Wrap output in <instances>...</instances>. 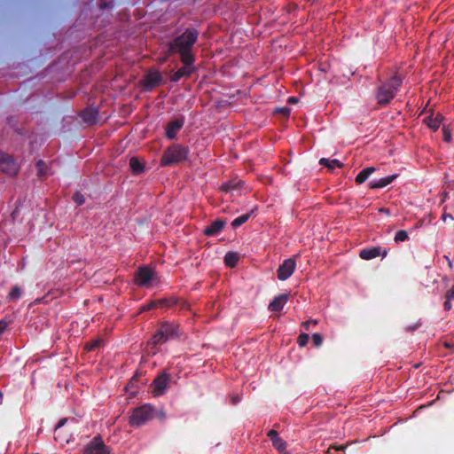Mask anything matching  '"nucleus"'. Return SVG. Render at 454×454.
<instances>
[{
  "label": "nucleus",
  "instance_id": "nucleus-38",
  "mask_svg": "<svg viewBox=\"0 0 454 454\" xmlns=\"http://www.w3.org/2000/svg\"><path fill=\"white\" fill-rule=\"evenodd\" d=\"M451 301H452V300H448V298H445V301H444V303H443V309H444V310L449 311V310H450V309H451V308H452Z\"/></svg>",
  "mask_w": 454,
  "mask_h": 454
},
{
  "label": "nucleus",
  "instance_id": "nucleus-18",
  "mask_svg": "<svg viewBox=\"0 0 454 454\" xmlns=\"http://www.w3.org/2000/svg\"><path fill=\"white\" fill-rule=\"evenodd\" d=\"M443 120V116L441 114H437L436 115H429L424 119V122L427 126L433 131H436Z\"/></svg>",
  "mask_w": 454,
  "mask_h": 454
},
{
  "label": "nucleus",
  "instance_id": "nucleus-2",
  "mask_svg": "<svg viewBox=\"0 0 454 454\" xmlns=\"http://www.w3.org/2000/svg\"><path fill=\"white\" fill-rule=\"evenodd\" d=\"M199 32L195 28H187L182 35L174 39L171 50L178 53L180 58L195 59L192 50L198 40Z\"/></svg>",
  "mask_w": 454,
  "mask_h": 454
},
{
  "label": "nucleus",
  "instance_id": "nucleus-41",
  "mask_svg": "<svg viewBox=\"0 0 454 454\" xmlns=\"http://www.w3.org/2000/svg\"><path fill=\"white\" fill-rule=\"evenodd\" d=\"M67 419H61L58 422V424L56 425L55 429L57 430V429H59V428L62 427L66 424V422H67Z\"/></svg>",
  "mask_w": 454,
  "mask_h": 454
},
{
  "label": "nucleus",
  "instance_id": "nucleus-39",
  "mask_svg": "<svg viewBox=\"0 0 454 454\" xmlns=\"http://www.w3.org/2000/svg\"><path fill=\"white\" fill-rule=\"evenodd\" d=\"M8 322L5 320H0V335L6 330Z\"/></svg>",
  "mask_w": 454,
  "mask_h": 454
},
{
  "label": "nucleus",
  "instance_id": "nucleus-14",
  "mask_svg": "<svg viewBox=\"0 0 454 454\" xmlns=\"http://www.w3.org/2000/svg\"><path fill=\"white\" fill-rule=\"evenodd\" d=\"M81 118L88 124H95L98 117V110L96 107H86L81 112Z\"/></svg>",
  "mask_w": 454,
  "mask_h": 454
},
{
  "label": "nucleus",
  "instance_id": "nucleus-16",
  "mask_svg": "<svg viewBox=\"0 0 454 454\" xmlns=\"http://www.w3.org/2000/svg\"><path fill=\"white\" fill-rule=\"evenodd\" d=\"M225 223L226 222L221 219L214 221L205 228L204 234L207 236H215L223 229Z\"/></svg>",
  "mask_w": 454,
  "mask_h": 454
},
{
  "label": "nucleus",
  "instance_id": "nucleus-17",
  "mask_svg": "<svg viewBox=\"0 0 454 454\" xmlns=\"http://www.w3.org/2000/svg\"><path fill=\"white\" fill-rule=\"evenodd\" d=\"M161 74L158 71L150 72L145 78V86L147 89H152L159 85L161 82Z\"/></svg>",
  "mask_w": 454,
  "mask_h": 454
},
{
  "label": "nucleus",
  "instance_id": "nucleus-19",
  "mask_svg": "<svg viewBox=\"0 0 454 454\" xmlns=\"http://www.w3.org/2000/svg\"><path fill=\"white\" fill-rule=\"evenodd\" d=\"M398 176L396 174L389 175L385 177H381L380 179L372 180L370 183V187L372 189H380L384 188L390 184Z\"/></svg>",
  "mask_w": 454,
  "mask_h": 454
},
{
  "label": "nucleus",
  "instance_id": "nucleus-44",
  "mask_svg": "<svg viewBox=\"0 0 454 454\" xmlns=\"http://www.w3.org/2000/svg\"><path fill=\"white\" fill-rule=\"evenodd\" d=\"M419 324H416L414 325H410L407 327V330L411 331V332L415 331L419 327Z\"/></svg>",
  "mask_w": 454,
  "mask_h": 454
},
{
  "label": "nucleus",
  "instance_id": "nucleus-4",
  "mask_svg": "<svg viewBox=\"0 0 454 454\" xmlns=\"http://www.w3.org/2000/svg\"><path fill=\"white\" fill-rule=\"evenodd\" d=\"M189 154V149L179 144H174L169 146L162 154L160 166L166 167L175 163L186 160Z\"/></svg>",
  "mask_w": 454,
  "mask_h": 454
},
{
  "label": "nucleus",
  "instance_id": "nucleus-48",
  "mask_svg": "<svg viewBox=\"0 0 454 454\" xmlns=\"http://www.w3.org/2000/svg\"><path fill=\"white\" fill-rule=\"evenodd\" d=\"M294 101H295L294 98H290L289 102H294Z\"/></svg>",
  "mask_w": 454,
  "mask_h": 454
},
{
  "label": "nucleus",
  "instance_id": "nucleus-6",
  "mask_svg": "<svg viewBox=\"0 0 454 454\" xmlns=\"http://www.w3.org/2000/svg\"><path fill=\"white\" fill-rule=\"evenodd\" d=\"M20 169V164L12 155L0 150V172L9 176H16Z\"/></svg>",
  "mask_w": 454,
  "mask_h": 454
},
{
  "label": "nucleus",
  "instance_id": "nucleus-45",
  "mask_svg": "<svg viewBox=\"0 0 454 454\" xmlns=\"http://www.w3.org/2000/svg\"><path fill=\"white\" fill-rule=\"evenodd\" d=\"M447 218H450L451 220H453V217L451 215H448V214H443L442 216V219L443 221H446Z\"/></svg>",
  "mask_w": 454,
  "mask_h": 454
},
{
  "label": "nucleus",
  "instance_id": "nucleus-25",
  "mask_svg": "<svg viewBox=\"0 0 454 454\" xmlns=\"http://www.w3.org/2000/svg\"><path fill=\"white\" fill-rule=\"evenodd\" d=\"M252 213H253V210L250 213L241 215L238 216L237 218H235L231 222L232 227L233 228H238L240 225H242L243 223H245L249 219V217L251 216Z\"/></svg>",
  "mask_w": 454,
  "mask_h": 454
},
{
  "label": "nucleus",
  "instance_id": "nucleus-1",
  "mask_svg": "<svg viewBox=\"0 0 454 454\" xmlns=\"http://www.w3.org/2000/svg\"><path fill=\"white\" fill-rule=\"evenodd\" d=\"M403 84V78L394 74L382 82L374 91V98L380 106H387L395 98Z\"/></svg>",
  "mask_w": 454,
  "mask_h": 454
},
{
  "label": "nucleus",
  "instance_id": "nucleus-22",
  "mask_svg": "<svg viewBox=\"0 0 454 454\" xmlns=\"http://www.w3.org/2000/svg\"><path fill=\"white\" fill-rule=\"evenodd\" d=\"M375 170L376 169L374 167H367V168L362 169L358 173V175L356 176V184H361L364 183L369 178V176L372 173H374Z\"/></svg>",
  "mask_w": 454,
  "mask_h": 454
},
{
  "label": "nucleus",
  "instance_id": "nucleus-26",
  "mask_svg": "<svg viewBox=\"0 0 454 454\" xmlns=\"http://www.w3.org/2000/svg\"><path fill=\"white\" fill-rule=\"evenodd\" d=\"M273 447L281 454H286V442L282 439L278 438L272 442Z\"/></svg>",
  "mask_w": 454,
  "mask_h": 454
},
{
  "label": "nucleus",
  "instance_id": "nucleus-20",
  "mask_svg": "<svg viewBox=\"0 0 454 454\" xmlns=\"http://www.w3.org/2000/svg\"><path fill=\"white\" fill-rule=\"evenodd\" d=\"M129 168L134 175H139L145 171V163L137 157H131L129 160Z\"/></svg>",
  "mask_w": 454,
  "mask_h": 454
},
{
  "label": "nucleus",
  "instance_id": "nucleus-13",
  "mask_svg": "<svg viewBox=\"0 0 454 454\" xmlns=\"http://www.w3.org/2000/svg\"><path fill=\"white\" fill-rule=\"evenodd\" d=\"M184 123L183 119H176L168 122L166 127V137L169 140L174 139L177 132L183 128Z\"/></svg>",
  "mask_w": 454,
  "mask_h": 454
},
{
  "label": "nucleus",
  "instance_id": "nucleus-31",
  "mask_svg": "<svg viewBox=\"0 0 454 454\" xmlns=\"http://www.w3.org/2000/svg\"><path fill=\"white\" fill-rule=\"evenodd\" d=\"M73 200L78 205V206H82L84 204L85 202V197L83 196L82 193H81L80 192H76L74 195H73Z\"/></svg>",
  "mask_w": 454,
  "mask_h": 454
},
{
  "label": "nucleus",
  "instance_id": "nucleus-27",
  "mask_svg": "<svg viewBox=\"0 0 454 454\" xmlns=\"http://www.w3.org/2000/svg\"><path fill=\"white\" fill-rule=\"evenodd\" d=\"M21 296V288L19 286H13L8 294L10 301H16Z\"/></svg>",
  "mask_w": 454,
  "mask_h": 454
},
{
  "label": "nucleus",
  "instance_id": "nucleus-49",
  "mask_svg": "<svg viewBox=\"0 0 454 454\" xmlns=\"http://www.w3.org/2000/svg\"><path fill=\"white\" fill-rule=\"evenodd\" d=\"M286 454H291V453H289L288 451L286 450Z\"/></svg>",
  "mask_w": 454,
  "mask_h": 454
},
{
  "label": "nucleus",
  "instance_id": "nucleus-30",
  "mask_svg": "<svg viewBox=\"0 0 454 454\" xmlns=\"http://www.w3.org/2000/svg\"><path fill=\"white\" fill-rule=\"evenodd\" d=\"M36 168H37L38 176L40 177H42L47 174V166L43 160H39L36 162Z\"/></svg>",
  "mask_w": 454,
  "mask_h": 454
},
{
  "label": "nucleus",
  "instance_id": "nucleus-10",
  "mask_svg": "<svg viewBox=\"0 0 454 454\" xmlns=\"http://www.w3.org/2000/svg\"><path fill=\"white\" fill-rule=\"evenodd\" d=\"M169 381L170 375L168 373L166 372L160 373L152 383L153 393L154 395L159 396L163 395L168 388Z\"/></svg>",
  "mask_w": 454,
  "mask_h": 454
},
{
  "label": "nucleus",
  "instance_id": "nucleus-8",
  "mask_svg": "<svg viewBox=\"0 0 454 454\" xmlns=\"http://www.w3.org/2000/svg\"><path fill=\"white\" fill-rule=\"evenodd\" d=\"M83 454H111L100 435L95 436L83 449Z\"/></svg>",
  "mask_w": 454,
  "mask_h": 454
},
{
  "label": "nucleus",
  "instance_id": "nucleus-46",
  "mask_svg": "<svg viewBox=\"0 0 454 454\" xmlns=\"http://www.w3.org/2000/svg\"><path fill=\"white\" fill-rule=\"evenodd\" d=\"M380 212H384V213H386V214H389V210H388V209H387V208H381V209H380Z\"/></svg>",
  "mask_w": 454,
  "mask_h": 454
},
{
  "label": "nucleus",
  "instance_id": "nucleus-7",
  "mask_svg": "<svg viewBox=\"0 0 454 454\" xmlns=\"http://www.w3.org/2000/svg\"><path fill=\"white\" fill-rule=\"evenodd\" d=\"M155 277L156 273L152 268L148 266H143L139 267L137 270L134 281L138 286L149 287L152 282L154 280Z\"/></svg>",
  "mask_w": 454,
  "mask_h": 454
},
{
  "label": "nucleus",
  "instance_id": "nucleus-23",
  "mask_svg": "<svg viewBox=\"0 0 454 454\" xmlns=\"http://www.w3.org/2000/svg\"><path fill=\"white\" fill-rule=\"evenodd\" d=\"M239 256L236 252H228L224 256V263L226 266L233 268L237 265Z\"/></svg>",
  "mask_w": 454,
  "mask_h": 454
},
{
  "label": "nucleus",
  "instance_id": "nucleus-40",
  "mask_svg": "<svg viewBox=\"0 0 454 454\" xmlns=\"http://www.w3.org/2000/svg\"><path fill=\"white\" fill-rule=\"evenodd\" d=\"M99 5H100L101 9H106V8L113 7V4H107V3H106V0H101Z\"/></svg>",
  "mask_w": 454,
  "mask_h": 454
},
{
  "label": "nucleus",
  "instance_id": "nucleus-12",
  "mask_svg": "<svg viewBox=\"0 0 454 454\" xmlns=\"http://www.w3.org/2000/svg\"><path fill=\"white\" fill-rule=\"evenodd\" d=\"M388 253L387 248L381 247H369L360 250L359 256L364 260H372L376 257L381 256L386 257Z\"/></svg>",
  "mask_w": 454,
  "mask_h": 454
},
{
  "label": "nucleus",
  "instance_id": "nucleus-33",
  "mask_svg": "<svg viewBox=\"0 0 454 454\" xmlns=\"http://www.w3.org/2000/svg\"><path fill=\"white\" fill-rule=\"evenodd\" d=\"M312 341H313V344L316 346V347H319L322 342H323V337L320 333H313L312 334Z\"/></svg>",
  "mask_w": 454,
  "mask_h": 454
},
{
  "label": "nucleus",
  "instance_id": "nucleus-3",
  "mask_svg": "<svg viewBox=\"0 0 454 454\" xmlns=\"http://www.w3.org/2000/svg\"><path fill=\"white\" fill-rule=\"evenodd\" d=\"M180 336L179 325L176 322L164 321L152 337L149 343L154 346Z\"/></svg>",
  "mask_w": 454,
  "mask_h": 454
},
{
  "label": "nucleus",
  "instance_id": "nucleus-11",
  "mask_svg": "<svg viewBox=\"0 0 454 454\" xmlns=\"http://www.w3.org/2000/svg\"><path fill=\"white\" fill-rule=\"evenodd\" d=\"M296 268V262L293 258L284 260V262L278 266L277 270L278 278L281 281L288 279Z\"/></svg>",
  "mask_w": 454,
  "mask_h": 454
},
{
  "label": "nucleus",
  "instance_id": "nucleus-36",
  "mask_svg": "<svg viewBox=\"0 0 454 454\" xmlns=\"http://www.w3.org/2000/svg\"><path fill=\"white\" fill-rule=\"evenodd\" d=\"M267 435L270 438V440L271 441V442H273L274 441H276L277 439L279 438L278 432L274 429L270 430L268 432Z\"/></svg>",
  "mask_w": 454,
  "mask_h": 454
},
{
  "label": "nucleus",
  "instance_id": "nucleus-28",
  "mask_svg": "<svg viewBox=\"0 0 454 454\" xmlns=\"http://www.w3.org/2000/svg\"><path fill=\"white\" fill-rule=\"evenodd\" d=\"M409 239V235L406 231L400 230L397 231L395 234L394 240L395 243L403 242Z\"/></svg>",
  "mask_w": 454,
  "mask_h": 454
},
{
  "label": "nucleus",
  "instance_id": "nucleus-35",
  "mask_svg": "<svg viewBox=\"0 0 454 454\" xmlns=\"http://www.w3.org/2000/svg\"><path fill=\"white\" fill-rule=\"evenodd\" d=\"M309 340V334L307 333H301L298 337V343L301 347H303L307 344Z\"/></svg>",
  "mask_w": 454,
  "mask_h": 454
},
{
  "label": "nucleus",
  "instance_id": "nucleus-24",
  "mask_svg": "<svg viewBox=\"0 0 454 454\" xmlns=\"http://www.w3.org/2000/svg\"><path fill=\"white\" fill-rule=\"evenodd\" d=\"M239 186H240L239 181L231 180V181L223 183L221 186V190L225 192H231L238 190L239 188Z\"/></svg>",
  "mask_w": 454,
  "mask_h": 454
},
{
  "label": "nucleus",
  "instance_id": "nucleus-9",
  "mask_svg": "<svg viewBox=\"0 0 454 454\" xmlns=\"http://www.w3.org/2000/svg\"><path fill=\"white\" fill-rule=\"evenodd\" d=\"M182 63L184 64V67H180L178 70H176L170 77L171 82H179L183 77L190 76L192 74L195 72L194 67V62L195 59H184L180 58Z\"/></svg>",
  "mask_w": 454,
  "mask_h": 454
},
{
  "label": "nucleus",
  "instance_id": "nucleus-21",
  "mask_svg": "<svg viewBox=\"0 0 454 454\" xmlns=\"http://www.w3.org/2000/svg\"><path fill=\"white\" fill-rule=\"evenodd\" d=\"M319 164L326 167L327 168L333 170L336 168H342L343 164L337 159H327V158H321L319 160Z\"/></svg>",
  "mask_w": 454,
  "mask_h": 454
},
{
  "label": "nucleus",
  "instance_id": "nucleus-43",
  "mask_svg": "<svg viewBox=\"0 0 454 454\" xmlns=\"http://www.w3.org/2000/svg\"><path fill=\"white\" fill-rule=\"evenodd\" d=\"M240 402V397L238 395H235L231 397V403L232 404H237Z\"/></svg>",
  "mask_w": 454,
  "mask_h": 454
},
{
  "label": "nucleus",
  "instance_id": "nucleus-32",
  "mask_svg": "<svg viewBox=\"0 0 454 454\" xmlns=\"http://www.w3.org/2000/svg\"><path fill=\"white\" fill-rule=\"evenodd\" d=\"M317 325V320L310 319V320L302 322L301 326L304 330L309 331V330H310L311 327H314Z\"/></svg>",
  "mask_w": 454,
  "mask_h": 454
},
{
  "label": "nucleus",
  "instance_id": "nucleus-42",
  "mask_svg": "<svg viewBox=\"0 0 454 454\" xmlns=\"http://www.w3.org/2000/svg\"><path fill=\"white\" fill-rule=\"evenodd\" d=\"M99 342H100L99 340L93 341L91 344H90V346H88V349L89 350L95 349L99 345Z\"/></svg>",
  "mask_w": 454,
  "mask_h": 454
},
{
  "label": "nucleus",
  "instance_id": "nucleus-47",
  "mask_svg": "<svg viewBox=\"0 0 454 454\" xmlns=\"http://www.w3.org/2000/svg\"><path fill=\"white\" fill-rule=\"evenodd\" d=\"M2 401H3V394H2V392L0 391V403H2Z\"/></svg>",
  "mask_w": 454,
  "mask_h": 454
},
{
  "label": "nucleus",
  "instance_id": "nucleus-29",
  "mask_svg": "<svg viewBox=\"0 0 454 454\" xmlns=\"http://www.w3.org/2000/svg\"><path fill=\"white\" fill-rule=\"evenodd\" d=\"M165 301L164 300H161V301H153L149 303H146V304H144L140 307L139 309V312L142 313V312H145V311H149L151 309H153L157 307L158 303H163Z\"/></svg>",
  "mask_w": 454,
  "mask_h": 454
},
{
  "label": "nucleus",
  "instance_id": "nucleus-5",
  "mask_svg": "<svg viewBox=\"0 0 454 454\" xmlns=\"http://www.w3.org/2000/svg\"><path fill=\"white\" fill-rule=\"evenodd\" d=\"M155 415V409L149 403L133 409L129 424L133 427H139L153 419Z\"/></svg>",
  "mask_w": 454,
  "mask_h": 454
},
{
  "label": "nucleus",
  "instance_id": "nucleus-34",
  "mask_svg": "<svg viewBox=\"0 0 454 454\" xmlns=\"http://www.w3.org/2000/svg\"><path fill=\"white\" fill-rule=\"evenodd\" d=\"M442 134H443V140H444L446 143H450V142H451V139H452V137H451V132H450V130L447 127H445V126H443V128H442Z\"/></svg>",
  "mask_w": 454,
  "mask_h": 454
},
{
  "label": "nucleus",
  "instance_id": "nucleus-37",
  "mask_svg": "<svg viewBox=\"0 0 454 454\" xmlns=\"http://www.w3.org/2000/svg\"><path fill=\"white\" fill-rule=\"evenodd\" d=\"M445 298H448V300H454V285L447 291Z\"/></svg>",
  "mask_w": 454,
  "mask_h": 454
},
{
  "label": "nucleus",
  "instance_id": "nucleus-15",
  "mask_svg": "<svg viewBox=\"0 0 454 454\" xmlns=\"http://www.w3.org/2000/svg\"><path fill=\"white\" fill-rule=\"evenodd\" d=\"M287 301V294H279L270 302L268 309L272 312H278L283 309Z\"/></svg>",
  "mask_w": 454,
  "mask_h": 454
}]
</instances>
